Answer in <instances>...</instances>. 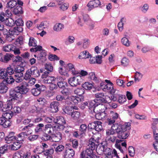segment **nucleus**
Segmentation results:
<instances>
[{
	"mask_svg": "<svg viewBox=\"0 0 158 158\" xmlns=\"http://www.w3.org/2000/svg\"><path fill=\"white\" fill-rule=\"evenodd\" d=\"M115 122L114 120L110 118L107 119L106 123L108 125L111 126V128L115 131L117 134V136L118 139H126L130 134L129 131L131 128L130 123H126L123 124H114Z\"/></svg>",
	"mask_w": 158,
	"mask_h": 158,
	"instance_id": "f257e3e1",
	"label": "nucleus"
},
{
	"mask_svg": "<svg viewBox=\"0 0 158 158\" xmlns=\"http://www.w3.org/2000/svg\"><path fill=\"white\" fill-rule=\"evenodd\" d=\"M24 68L20 65H18L14 67V76L15 79V82L19 83L21 82L24 79L23 72Z\"/></svg>",
	"mask_w": 158,
	"mask_h": 158,
	"instance_id": "f03ea898",
	"label": "nucleus"
},
{
	"mask_svg": "<svg viewBox=\"0 0 158 158\" xmlns=\"http://www.w3.org/2000/svg\"><path fill=\"white\" fill-rule=\"evenodd\" d=\"M40 76V73L37 67L32 66L30 69L27 70L24 78L26 80L32 78V77H38Z\"/></svg>",
	"mask_w": 158,
	"mask_h": 158,
	"instance_id": "7ed1b4c3",
	"label": "nucleus"
},
{
	"mask_svg": "<svg viewBox=\"0 0 158 158\" xmlns=\"http://www.w3.org/2000/svg\"><path fill=\"white\" fill-rule=\"evenodd\" d=\"M91 102H90L89 105V109L93 110V112L95 113H96L97 110L96 111V106L99 105H103L104 104L107 103V101L106 99H94Z\"/></svg>",
	"mask_w": 158,
	"mask_h": 158,
	"instance_id": "20e7f679",
	"label": "nucleus"
},
{
	"mask_svg": "<svg viewBox=\"0 0 158 158\" xmlns=\"http://www.w3.org/2000/svg\"><path fill=\"white\" fill-rule=\"evenodd\" d=\"M107 91L110 90L111 94H112V99H126V96L124 95H120L118 94V92L115 93L116 90L114 89L113 88V84L110 83L106 84Z\"/></svg>",
	"mask_w": 158,
	"mask_h": 158,
	"instance_id": "39448f33",
	"label": "nucleus"
},
{
	"mask_svg": "<svg viewBox=\"0 0 158 158\" xmlns=\"http://www.w3.org/2000/svg\"><path fill=\"white\" fill-rule=\"evenodd\" d=\"M15 23L16 26L14 28L13 31L15 35H18L23 31V21L22 19L19 18L15 20Z\"/></svg>",
	"mask_w": 158,
	"mask_h": 158,
	"instance_id": "423d86ee",
	"label": "nucleus"
},
{
	"mask_svg": "<svg viewBox=\"0 0 158 158\" xmlns=\"http://www.w3.org/2000/svg\"><path fill=\"white\" fill-rule=\"evenodd\" d=\"M83 81L81 77L77 76L70 78L68 80L69 84L72 86H76L80 85Z\"/></svg>",
	"mask_w": 158,
	"mask_h": 158,
	"instance_id": "0eeeda50",
	"label": "nucleus"
},
{
	"mask_svg": "<svg viewBox=\"0 0 158 158\" xmlns=\"http://www.w3.org/2000/svg\"><path fill=\"white\" fill-rule=\"evenodd\" d=\"M27 83L26 82L23 81L15 87V89L16 90H18L23 95H25L29 90V89L27 88Z\"/></svg>",
	"mask_w": 158,
	"mask_h": 158,
	"instance_id": "6e6552de",
	"label": "nucleus"
},
{
	"mask_svg": "<svg viewBox=\"0 0 158 158\" xmlns=\"http://www.w3.org/2000/svg\"><path fill=\"white\" fill-rule=\"evenodd\" d=\"M87 6L88 7V10L90 11L95 8L101 7L102 4L99 0H93L89 1Z\"/></svg>",
	"mask_w": 158,
	"mask_h": 158,
	"instance_id": "1a4fd4ad",
	"label": "nucleus"
},
{
	"mask_svg": "<svg viewBox=\"0 0 158 158\" xmlns=\"http://www.w3.org/2000/svg\"><path fill=\"white\" fill-rule=\"evenodd\" d=\"M55 83H57V86L59 88L63 89L65 88L67 86V83L65 81L64 79L60 77H57L55 80Z\"/></svg>",
	"mask_w": 158,
	"mask_h": 158,
	"instance_id": "9d476101",
	"label": "nucleus"
},
{
	"mask_svg": "<svg viewBox=\"0 0 158 158\" xmlns=\"http://www.w3.org/2000/svg\"><path fill=\"white\" fill-rule=\"evenodd\" d=\"M12 123L10 120H6L2 115L0 118V126L1 125L4 128L10 127Z\"/></svg>",
	"mask_w": 158,
	"mask_h": 158,
	"instance_id": "9b49d317",
	"label": "nucleus"
},
{
	"mask_svg": "<svg viewBox=\"0 0 158 158\" xmlns=\"http://www.w3.org/2000/svg\"><path fill=\"white\" fill-rule=\"evenodd\" d=\"M15 133L14 131L9 132L8 134L5 138V140L7 143H10L16 139V136L15 135Z\"/></svg>",
	"mask_w": 158,
	"mask_h": 158,
	"instance_id": "f8f14e48",
	"label": "nucleus"
},
{
	"mask_svg": "<svg viewBox=\"0 0 158 158\" xmlns=\"http://www.w3.org/2000/svg\"><path fill=\"white\" fill-rule=\"evenodd\" d=\"M5 30H6V32H4V34L6 35V40L9 42H11L14 39L13 35H15L13 29L12 31L9 30L8 31L7 29H6Z\"/></svg>",
	"mask_w": 158,
	"mask_h": 158,
	"instance_id": "ddd939ff",
	"label": "nucleus"
},
{
	"mask_svg": "<svg viewBox=\"0 0 158 158\" xmlns=\"http://www.w3.org/2000/svg\"><path fill=\"white\" fill-rule=\"evenodd\" d=\"M75 154V152L73 149L68 148L65 150L63 153L64 158H73Z\"/></svg>",
	"mask_w": 158,
	"mask_h": 158,
	"instance_id": "4468645a",
	"label": "nucleus"
},
{
	"mask_svg": "<svg viewBox=\"0 0 158 158\" xmlns=\"http://www.w3.org/2000/svg\"><path fill=\"white\" fill-rule=\"evenodd\" d=\"M13 56L14 55L11 53H6L3 57V54L2 53L0 54V61L7 63L12 59Z\"/></svg>",
	"mask_w": 158,
	"mask_h": 158,
	"instance_id": "2eb2a0df",
	"label": "nucleus"
},
{
	"mask_svg": "<svg viewBox=\"0 0 158 158\" xmlns=\"http://www.w3.org/2000/svg\"><path fill=\"white\" fill-rule=\"evenodd\" d=\"M9 95L10 98H12V99H21L23 95L19 91H16V90H15L10 91Z\"/></svg>",
	"mask_w": 158,
	"mask_h": 158,
	"instance_id": "dca6fc26",
	"label": "nucleus"
},
{
	"mask_svg": "<svg viewBox=\"0 0 158 158\" xmlns=\"http://www.w3.org/2000/svg\"><path fill=\"white\" fill-rule=\"evenodd\" d=\"M103 143H102V147L103 148V151H104L106 155V157L105 158H113V152H112V150L111 148L107 147L106 145L105 144L103 145Z\"/></svg>",
	"mask_w": 158,
	"mask_h": 158,
	"instance_id": "f3484780",
	"label": "nucleus"
},
{
	"mask_svg": "<svg viewBox=\"0 0 158 158\" xmlns=\"http://www.w3.org/2000/svg\"><path fill=\"white\" fill-rule=\"evenodd\" d=\"M94 136H92L89 140V144L88 146L89 148L94 150L95 149L96 146L98 144L99 142L98 140L94 139Z\"/></svg>",
	"mask_w": 158,
	"mask_h": 158,
	"instance_id": "a211bd4d",
	"label": "nucleus"
},
{
	"mask_svg": "<svg viewBox=\"0 0 158 158\" xmlns=\"http://www.w3.org/2000/svg\"><path fill=\"white\" fill-rule=\"evenodd\" d=\"M59 103L57 101L53 102L50 104V110L52 113H55L58 110Z\"/></svg>",
	"mask_w": 158,
	"mask_h": 158,
	"instance_id": "6ab92c4d",
	"label": "nucleus"
},
{
	"mask_svg": "<svg viewBox=\"0 0 158 158\" xmlns=\"http://www.w3.org/2000/svg\"><path fill=\"white\" fill-rule=\"evenodd\" d=\"M22 144V142H15L13 144L10 145L9 147L11 150L16 151L21 148Z\"/></svg>",
	"mask_w": 158,
	"mask_h": 158,
	"instance_id": "aec40b11",
	"label": "nucleus"
},
{
	"mask_svg": "<svg viewBox=\"0 0 158 158\" xmlns=\"http://www.w3.org/2000/svg\"><path fill=\"white\" fill-rule=\"evenodd\" d=\"M74 93L77 94V96H70V98L71 99H77L79 98L78 96H81L84 93V90L82 88H77L74 90Z\"/></svg>",
	"mask_w": 158,
	"mask_h": 158,
	"instance_id": "412c9836",
	"label": "nucleus"
},
{
	"mask_svg": "<svg viewBox=\"0 0 158 158\" xmlns=\"http://www.w3.org/2000/svg\"><path fill=\"white\" fill-rule=\"evenodd\" d=\"M61 139L62 134L60 132L58 131L55 133H54L52 136V139L54 142H58Z\"/></svg>",
	"mask_w": 158,
	"mask_h": 158,
	"instance_id": "4be33fe9",
	"label": "nucleus"
},
{
	"mask_svg": "<svg viewBox=\"0 0 158 158\" xmlns=\"http://www.w3.org/2000/svg\"><path fill=\"white\" fill-rule=\"evenodd\" d=\"M53 146H55L54 149L55 152L60 154L64 148V146L62 144L54 143Z\"/></svg>",
	"mask_w": 158,
	"mask_h": 158,
	"instance_id": "5701e85b",
	"label": "nucleus"
},
{
	"mask_svg": "<svg viewBox=\"0 0 158 158\" xmlns=\"http://www.w3.org/2000/svg\"><path fill=\"white\" fill-rule=\"evenodd\" d=\"M54 149L53 148H51L48 149H47L43 151H40L39 152H37L38 154H41L43 153L44 154L45 156H48L49 155H52L54 152Z\"/></svg>",
	"mask_w": 158,
	"mask_h": 158,
	"instance_id": "b1692460",
	"label": "nucleus"
},
{
	"mask_svg": "<svg viewBox=\"0 0 158 158\" xmlns=\"http://www.w3.org/2000/svg\"><path fill=\"white\" fill-rule=\"evenodd\" d=\"M91 55L89 54L87 51H84L81 52L78 56L80 59L89 58L90 57Z\"/></svg>",
	"mask_w": 158,
	"mask_h": 158,
	"instance_id": "393cba45",
	"label": "nucleus"
},
{
	"mask_svg": "<svg viewBox=\"0 0 158 158\" xmlns=\"http://www.w3.org/2000/svg\"><path fill=\"white\" fill-rule=\"evenodd\" d=\"M6 5L7 8L11 9L15 7L17 5V1L15 0H9Z\"/></svg>",
	"mask_w": 158,
	"mask_h": 158,
	"instance_id": "a878e982",
	"label": "nucleus"
},
{
	"mask_svg": "<svg viewBox=\"0 0 158 158\" xmlns=\"http://www.w3.org/2000/svg\"><path fill=\"white\" fill-rule=\"evenodd\" d=\"M13 13L15 15H19L23 14L22 8L21 6H18L13 9Z\"/></svg>",
	"mask_w": 158,
	"mask_h": 158,
	"instance_id": "bb28decb",
	"label": "nucleus"
},
{
	"mask_svg": "<svg viewBox=\"0 0 158 158\" xmlns=\"http://www.w3.org/2000/svg\"><path fill=\"white\" fill-rule=\"evenodd\" d=\"M55 123L60 125L64 124L66 123L64 118L61 116L56 117L55 118Z\"/></svg>",
	"mask_w": 158,
	"mask_h": 158,
	"instance_id": "cd10ccee",
	"label": "nucleus"
},
{
	"mask_svg": "<svg viewBox=\"0 0 158 158\" xmlns=\"http://www.w3.org/2000/svg\"><path fill=\"white\" fill-rule=\"evenodd\" d=\"M44 132L45 133L52 135L54 133L53 128L52 127V125L50 124H47L45 126Z\"/></svg>",
	"mask_w": 158,
	"mask_h": 158,
	"instance_id": "c85d7f7f",
	"label": "nucleus"
},
{
	"mask_svg": "<svg viewBox=\"0 0 158 158\" xmlns=\"http://www.w3.org/2000/svg\"><path fill=\"white\" fill-rule=\"evenodd\" d=\"M15 46L13 44H8L4 46L2 48V50L5 52L12 51L13 49L15 48Z\"/></svg>",
	"mask_w": 158,
	"mask_h": 158,
	"instance_id": "c756f323",
	"label": "nucleus"
},
{
	"mask_svg": "<svg viewBox=\"0 0 158 158\" xmlns=\"http://www.w3.org/2000/svg\"><path fill=\"white\" fill-rule=\"evenodd\" d=\"M106 116V114L105 111H102L101 112L97 113L95 115V117L96 119L99 120H102Z\"/></svg>",
	"mask_w": 158,
	"mask_h": 158,
	"instance_id": "7c9ffc66",
	"label": "nucleus"
},
{
	"mask_svg": "<svg viewBox=\"0 0 158 158\" xmlns=\"http://www.w3.org/2000/svg\"><path fill=\"white\" fill-rule=\"evenodd\" d=\"M56 78L53 77H50L49 76L47 77L46 79H43V82L45 83L51 84L52 82H55V80Z\"/></svg>",
	"mask_w": 158,
	"mask_h": 158,
	"instance_id": "2f4dec72",
	"label": "nucleus"
},
{
	"mask_svg": "<svg viewBox=\"0 0 158 158\" xmlns=\"http://www.w3.org/2000/svg\"><path fill=\"white\" fill-rule=\"evenodd\" d=\"M44 125L43 123H39L36 126L35 131V134H39L43 131L42 128L44 127Z\"/></svg>",
	"mask_w": 158,
	"mask_h": 158,
	"instance_id": "473e14b6",
	"label": "nucleus"
},
{
	"mask_svg": "<svg viewBox=\"0 0 158 158\" xmlns=\"http://www.w3.org/2000/svg\"><path fill=\"white\" fill-rule=\"evenodd\" d=\"M2 115L6 120H9L14 115V113L12 111H10L5 112L3 113Z\"/></svg>",
	"mask_w": 158,
	"mask_h": 158,
	"instance_id": "72a5a7b5",
	"label": "nucleus"
},
{
	"mask_svg": "<svg viewBox=\"0 0 158 158\" xmlns=\"http://www.w3.org/2000/svg\"><path fill=\"white\" fill-rule=\"evenodd\" d=\"M94 150L89 148L85 150V152L86 153V155L88 156L87 157H94L95 155L94 154Z\"/></svg>",
	"mask_w": 158,
	"mask_h": 158,
	"instance_id": "f704fd0d",
	"label": "nucleus"
},
{
	"mask_svg": "<svg viewBox=\"0 0 158 158\" xmlns=\"http://www.w3.org/2000/svg\"><path fill=\"white\" fill-rule=\"evenodd\" d=\"M48 146L46 143H42V145L40 147L38 146L36 148V150L38 152H39L40 151H43V150H45L48 148Z\"/></svg>",
	"mask_w": 158,
	"mask_h": 158,
	"instance_id": "c9c22d12",
	"label": "nucleus"
},
{
	"mask_svg": "<svg viewBox=\"0 0 158 158\" xmlns=\"http://www.w3.org/2000/svg\"><path fill=\"white\" fill-rule=\"evenodd\" d=\"M69 70L72 72V73L73 75L77 74L78 73V72L75 70L74 65L72 63H69L68 64Z\"/></svg>",
	"mask_w": 158,
	"mask_h": 158,
	"instance_id": "e433bc0d",
	"label": "nucleus"
},
{
	"mask_svg": "<svg viewBox=\"0 0 158 158\" xmlns=\"http://www.w3.org/2000/svg\"><path fill=\"white\" fill-rule=\"evenodd\" d=\"M72 117L74 120H77L81 116L80 113L78 111L74 110L72 112L71 115Z\"/></svg>",
	"mask_w": 158,
	"mask_h": 158,
	"instance_id": "4c0bfd02",
	"label": "nucleus"
},
{
	"mask_svg": "<svg viewBox=\"0 0 158 158\" xmlns=\"http://www.w3.org/2000/svg\"><path fill=\"white\" fill-rule=\"evenodd\" d=\"M13 61L15 63H19L20 62L23 63L24 61L22 57L19 56L13 57Z\"/></svg>",
	"mask_w": 158,
	"mask_h": 158,
	"instance_id": "58836bf2",
	"label": "nucleus"
},
{
	"mask_svg": "<svg viewBox=\"0 0 158 158\" xmlns=\"http://www.w3.org/2000/svg\"><path fill=\"white\" fill-rule=\"evenodd\" d=\"M46 55V51L42 50L40 52V53L37 56L38 60H40L42 59H44Z\"/></svg>",
	"mask_w": 158,
	"mask_h": 158,
	"instance_id": "ea45409f",
	"label": "nucleus"
},
{
	"mask_svg": "<svg viewBox=\"0 0 158 158\" xmlns=\"http://www.w3.org/2000/svg\"><path fill=\"white\" fill-rule=\"evenodd\" d=\"M8 90V87L3 83L0 84V93H6Z\"/></svg>",
	"mask_w": 158,
	"mask_h": 158,
	"instance_id": "a19ab883",
	"label": "nucleus"
},
{
	"mask_svg": "<svg viewBox=\"0 0 158 158\" xmlns=\"http://www.w3.org/2000/svg\"><path fill=\"white\" fill-rule=\"evenodd\" d=\"M26 137L24 135L22 132L18 134L17 136H16V141L21 142L24 141Z\"/></svg>",
	"mask_w": 158,
	"mask_h": 158,
	"instance_id": "79ce46f5",
	"label": "nucleus"
},
{
	"mask_svg": "<svg viewBox=\"0 0 158 158\" xmlns=\"http://www.w3.org/2000/svg\"><path fill=\"white\" fill-rule=\"evenodd\" d=\"M63 28L64 25L60 23L56 24L53 27L54 30L56 31H60Z\"/></svg>",
	"mask_w": 158,
	"mask_h": 158,
	"instance_id": "37998d69",
	"label": "nucleus"
},
{
	"mask_svg": "<svg viewBox=\"0 0 158 158\" xmlns=\"http://www.w3.org/2000/svg\"><path fill=\"white\" fill-rule=\"evenodd\" d=\"M93 85L88 82H85L82 85V87L85 89L90 90L92 89Z\"/></svg>",
	"mask_w": 158,
	"mask_h": 158,
	"instance_id": "c03bdc74",
	"label": "nucleus"
},
{
	"mask_svg": "<svg viewBox=\"0 0 158 158\" xmlns=\"http://www.w3.org/2000/svg\"><path fill=\"white\" fill-rule=\"evenodd\" d=\"M63 110L65 114L71 115L73 110V109L70 106H66L63 109Z\"/></svg>",
	"mask_w": 158,
	"mask_h": 158,
	"instance_id": "a18cd8bd",
	"label": "nucleus"
},
{
	"mask_svg": "<svg viewBox=\"0 0 158 158\" xmlns=\"http://www.w3.org/2000/svg\"><path fill=\"white\" fill-rule=\"evenodd\" d=\"M37 42L36 40L33 37H31L29 39L28 43L29 46H36Z\"/></svg>",
	"mask_w": 158,
	"mask_h": 158,
	"instance_id": "49530a36",
	"label": "nucleus"
},
{
	"mask_svg": "<svg viewBox=\"0 0 158 158\" xmlns=\"http://www.w3.org/2000/svg\"><path fill=\"white\" fill-rule=\"evenodd\" d=\"M96 125L95 130L97 131H101L102 129V123L99 121H96Z\"/></svg>",
	"mask_w": 158,
	"mask_h": 158,
	"instance_id": "de8ad7c7",
	"label": "nucleus"
},
{
	"mask_svg": "<svg viewBox=\"0 0 158 158\" xmlns=\"http://www.w3.org/2000/svg\"><path fill=\"white\" fill-rule=\"evenodd\" d=\"M87 128V125L85 124H82L81 125L79 131L80 132V135H82L85 133L86 131Z\"/></svg>",
	"mask_w": 158,
	"mask_h": 158,
	"instance_id": "09e8293b",
	"label": "nucleus"
},
{
	"mask_svg": "<svg viewBox=\"0 0 158 158\" xmlns=\"http://www.w3.org/2000/svg\"><path fill=\"white\" fill-rule=\"evenodd\" d=\"M35 86L36 89L38 90L40 93L41 92L45 90L46 89L45 86L42 84H36Z\"/></svg>",
	"mask_w": 158,
	"mask_h": 158,
	"instance_id": "8fccbe9b",
	"label": "nucleus"
},
{
	"mask_svg": "<svg viewBox=\"0 0 158 158\" xmlns=\"http://www.w3.org/2000/svg\"><path fill=\"white\" fill-rule=\"evenodd\" d=\"M7 76L5 69H0V79H4Z\"/></svg>",
	"mask_w": 158,
	"mask_h": 158,
	"instance_id": "3c124183",
	"label": "nucleus"
},
{
	"mask_svg": "<svg viewBox=\"0 0 158 158\" xmlns=\"http://www.w3.org/2000/svg\"><path fill=\"white\" fill-rule=\"evenodd\" d=\"M89 77L91 79L93 80L94 81L96 82H99V80L97 79V77L96 76L95 73L94 72H91L89 73Z\"/></svg>",
	"mask_w": 158,
	"mask_h": 158,
	"instance_id": "603ef678",
	"label": "nucleus"
},
{
	"mask_svg": "<svg viewBox=\"0 0 158 158\" xmlns=\"http://www.w3.org/2000/svg\"><path fill=\"white\" fill-rule=\"evenodd\" d=\"M13 99H10V101L9 100L6 104L5 105L4 108H6V110H10L12 109L13 108V104L12 103V101Z\"/></svg>",
	"mask_w": 158,
	"mask_h": 158,
	"instance_id": "864d4df0",
	"label": "nucleus"
},
{
	"mask_svg": "<svg viewBox=\"0 0 158 158\" xmlns=\"http://www.w3.org/2000/svg\"><path fill=\"white\" fill-rule=\"evenodd\" d=\"M59 72L61 75L65 76L68 74V70L66 69L65 68H63L60 67L59 68Z\"/></svg>",
	"mask_w": 158,
	"mask_h": 158,
	"instance_id": "5fc2aeb1",
	"label": "nucleus"
},
{
	"mask_svg": "<svg viewBox=\"0 0 158 158\" xmlns=\"http://www.w3.org/2000/svg\"><path fill=\"white\" fill-rule=\"evenodd\" d=\"M6 71L7 73H9L10 75L14 74V68L13 67L11 66H10L7 68L6 69Z\"/></svg>",
	"mask_w": 158,
	"mask_h": 158,
	"instance_id": "6e6d98bb",
	"label": "nucleus"
},
{
	"mask_svg": "<svg viewBox=\"0 0 158 158\" xmlns=\"http://www.w3.org/2000/svg\"><path fill=\"white\" fill-rule=\"evenodd\" d=\"M45 69L49 72H51L53 70V66L50 63L46 64H45Z\"/></svg>",
	"mask_w": 158,
	"mask_h": 158,
	"instance_id": "4d7b16f0",
	"label": "nucleus"
},
{
	"mask_svg": "<svg viewBox=\"0 0 158 158\" xmlns=\"http://www.w3.org/2000/svg\"><path fill=\"white\" fill-rule=\"evenodd\" d=\"M122 43L125 46L128 47L130 46V42L128 39L126 37H123L121 40Z\"/></svg>",
	"mask_w": 158,
	"mask_h": 158,
	"instance_id": "13d9d810",
	"label": "nucleus"
},
{
	"mask_svg": "<svg viewBox=\"0 0 158 158\" xmlns=\"http://www.w3.org/2000/svg\"><path fill=\"white\" fill-rule=\"evenodd\" d=\"M6 82L8 84H12L14 83L15 80L11 76H8L6 79Z\"/></svg>",
	"mask_w": 158,
	"mask_h": 158,
	"instance_id": "bf43d9fd",
	"label": "nucleus"
},
{
	"mask_svg": "<svg viewBox=\"0 0 158 158\" xmlns=\"http://www.w3.org/2000/svg\"><path fill=\"white\" fill-rule=\"evenodd\" d=\"M6 25L9 27H12L15 24L14 20L11 18H10L6 21Z\"/></svg>",
	"mask_w": 158,
	"mask_h": 158,
	"instance_id": "052dcab7",
	"label": "nucleus"
},
{
	"mask_svg": "<svg viewBox=\"0 0 158 158\" xmlns=\"http://www.w3.org/2000/svg\"><path fill=\"white\" fill-rule=\"evenodd\" d=\"M39 135H31L28 136L27 139L30 141H33L38 138Z\"/></svg>",
	"mask_w": 158,
	"mask_h": 158,
	"instance_id": "680f3d73",
	"label": "nucleus"
},
{
	"mask_svg": "<svg viewBox=\"0 0 158 158\" xmlns=\"http://www.w3.org/2000/svg\"><path fill=\"white\" fill-rule=\"evenodd\" d=\"M152 128L153 129V133L155 135L154 138L156 141H158V133H157L156 131V127L155 125H153Z\"/></svg>",
	"mask_w": 158,
	"mask_h": 158,
	"instance_id": "e2e57ef3",
	"label": "nucleus"
},
{
	"mask_svg": "<svg viewBox=\"0 0 158 158\" xmlns=\"http://www.w3.org/2000/svg\"><path fill=\"white\" fill-rule=\"evenodd\" d=\"M48 59L51 61L55 60H59V58L56 55L50 54L48 56Z\"/></svg>",
	"mask_w": 158,
	"mask_h": 158,
	"instance_id": "0e129e2a",
	"label": "nucleus"
},
{
	"mask_svg": "<svg viewBox=\"0 0 158 158\" xmlns=\"http://www.w3.org/2000/svg\"><path fill=\"white\" fill-rule=\"evenodd\" d=\"M61 92L62 94V96H63L65 97L66 99H69V92L67 90L63 89V90L61 91Z\"/></svg>",
	"mask_w": 158,
	"mask_h": 158,
	"instance_id": "69168bd1",
	"label": "nucleus"
},
{
	"mask_svg": "<svg viewBox=\"0 0 158 158\" xmlns=\"http://www.w3.org/2000/svg\"><path fill=\"white\" fill-rule=\"evenodd\" d=\"M107 140L109 142H111L113 143H114L116 139V137L111 135V136H107L106 137Z\"/></svg>",
	"mask_w": 158,
	"mask_h": 158,
	"instance_id": "338daca9",
	"label": "nucleus"
},
{
	"mask_svg": "<svg viewBox=\"0 0 158 158\" xmlns=\"http://www.w3.org/2000/svg\"><path fill=\"white\" fill-rule=\"evenodd\" d=\"M129 62V60L126 57H124L121 60L122 64L124 66H126L128 65Z\"/></svg>",
	"mask_w": 158,
	"mask_h": 158,
	"instance_id": "774afa93",
	"label": "nucleus"
}]
</instances>
